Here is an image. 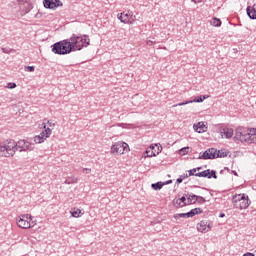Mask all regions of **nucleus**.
<instances>
[{
	"mask_svg": "<svg viewBox=\"0 0 256 256\" xmlns=\"http://www.w3.org/2000/svg\"><path fill=\"white\" fill-rule=\"evenodd\" d=\"M16 151H33V144L26 140H10L8 144L0 145V157H13Z\"/></svg>",
	"mask_w": 256,
	"mask_h": 256,
	"instance_id": "nucleus-1",
	"label": "nucleus"
},
{
	"mask_svg": "<svg viewBox=\"0 0 256 256\" xmlns=\"http://www.w3.org/2000/svg\"><path fill=\"white\" fill-rule=\"evenodd\" d=\"M235 143H256V128H243L239 127L235 130V136L233 137Z\"/></svg>",
	"mask_w": 256,
	"mask_h": 256,
	"instance_id": "nucleus-2",
	"label": "nucleus"
},
{
	"mask_svg": "<svg viewBox=\"0 0 256 256\" xmlns=\"http://www.w3.org/2000/svg\"><path fill=\"white\" fill-rule=\"evenodd\" d=\"M51 51L54 55H69L70 53L75 52L71 38L54 43L51 46Z\"/></svg>",
	"mask_w": 256,
	"mask_h": 256,
	"instance_id": "nucleus-3",
	"label": "nucleus"
},
{
	"mask_svg": "<svg viewBox=\"0 0 256 256\" xmlns=\"http://www.w3.org/2000/svg\"><path fill=\"white\" fill-rule=\"evenodd\" d=\"M70 42L72 43L74 51H81L84 47H89L91 45V39L89 35L72 34L70 37Z\"/></svg>",
	"mask_w": 256,
	"mask_h": 256,
	"instance_id": "nucleus-4",
	"label": "nucleus"
},
{
	"mask_svg": "<svg viewBox=\"0 0 256 256\" xmlns=\"http://www.w3.org/2000/svg\"><path fill=\"white\" fill-rule=\"evenodd\" d=\"M232 203L235 209H247L251 205V200H249V196L246 194H237L233 196Z\"/></svg>",
	"mask_w": 256,
	"mask_h": 256,
	"instance_id": "nucleus-5",
	"label": "nucleus"
},
{
	"mask_svg": "<svg viewBox=\"0 0 256 256\" xmlns=\"http://www.w3.org/2000/svg\"><path fill=\"white\" fill-rule=\"evenodd\" d=\"M42 128L44 131H42L40 135L34 137V143H43L45 139H49V137H51V133H53L51 128H47V124L45 123H42Z\"/></svg>",
	"mask_w": 256,
	"mask_h": 256,
	"instance_id": "nucleus-6",
	"label": "nucleus"
},
{
	"mask_svg": "<svg viewBox=\"0 0 256 256\" xmlns=\"http://www.w3.org/2000/svg\"><path fill=\"white\" fill-rule=\"evenodd\" d=\"M215 153H217V148H208L202 154L200 153L197 159H203L204 161L216 159Z\"/></svg>",
	"mask_w": 256,
	"mask_h": 256,
	"instance_id": "nucleus-7",
	"label": "nucleus"
},
{
	"mask_svg": "<svg viewBox=\"0 0 256 256\" xmlns=\"http://www.w3.org/2000/svg\"><path fill=\"white\" fill-rule=\"evenodd\" d=\"M43 6L45 9H57L58 7H63V2L61 0H43Z\"/></svg>",
	"mask_w": 256,
	"mask_h": 256,
	"instance_id": "nucleus-8",
	"label": "nucleus"
},
{
	"mask_svg": "<svg viewBox=\"0 0 256 256\" xmlns=\"http://www.w3.org/2000/svg\"><path fill=\"white\" fill-rule=\"evenodd\" d=\"M205 99H209V95L196 96L193 100L184 101L174 105V107H183V105H189V103H203Z\"/></svg>",
	"mask_w": 256,
	"mask_h": 256,
	"instance_id": "nucleus-9",
	"label": "nucleus"
},
{
	"mask_svg": "<svg viewBox=\"0 0 256 256\" xmlns=\"http://www.w3.org/2000/svg\"><path fill=\"white\" fill-rule=\"evenodd\" d=\"M151 150H146L145 153L147 154V157H157L161 151H163V147L161 144H152L150 145Z\"/></svg>",
	"mask_w": 256,
	"mask_h": 256,
	"instance_id": "nucleus-10",
	"label": "nucleus"
},
{
	"mask_svg": "<svg viewBox=\"0 0 256 256\" xmlns=\"http://www.w3.org/2000/svg\"><path fill=\"white\" fill-rule=\"evenodd\" d=\"M196 177H204V178H207V179H217V171L207 169V170H204L202 172L196 173Z\"/></svg>",
	"mask_w": 256,
	"mask_h": 256,
	"instance_id": "nucleus-11",
	"label": "nucleus"
},
{
	"mask_svg": "<svg viewBox=\"0 0 256 256\" xmlns=\"http://www.w3.org/2000/svg\"><path fill=\"white\" fill-rule=\"evenodd\" d=\"M197 230L200 233H208V231H211V225L207 220H202L197 224Z\"/></svg>",
	"mask_w": 256,
	"mask_h": 256,
	"instance_id": "nucleus-12",
	"label": "nucleus"
},
{
	"mask_svg": "<svg viewBox=\"0 0 256 256\" xmlns=\"http://www.w3.org/2000/svg\"><path fill=\"white\" fill-rule=\"evenodd\" d=\"M111 153H116L117 155H123V153H125V149H123L121 142L112 145Z\"/></svg>",
	"mask_w": 256,
	"mask_h": 256,
	"instance_id": "nucleus-13",
	"label": "nucleus"
},
{
	"mask_svg": "<svg viewBox=\"0 0 256 256\" xmlns=\"http://www.w3.org/2000/svg\"><path fill=\"white\" fill-rule=\"evenodd\" d=\"M17 225L20 229H31V223L21 217L17 220Z\"/></svg>",
	"mask_w": 256,
	"mask_h": 256,
	"instance_id": "nucleus-14",
	"label": "nucleus"
},
{
	"mask_svg": "<svg viewBox=\"0 0 256 256\" xmlns=\"http://www.w3.org/2000/svg\"><path fill=\"white\" fill-rule=\"evenodd\" d=\"M221 137H225V139H231L233 137V129L232 128H222L220 130Z\"/></svg>",
	"mask_w": 256,
	"mask_h": 256,
	"instance_id": "nucleus-15",
	"label": "nucleus"
},
{
	"mask_svg": "<svg viewBox=\"0 0 256 256\" xmlns=\"http://www.w3.org/2000/svg\"><path fill=\"white\" fill-rule=\"evenodd\" d=\"M229 153H231L229 150H225V149L217 150L216 149L215 157H216V159H223L224 157H227V155H229Z\"/></svg>",
	"mask_w": 256,
	"mask_h": 256,
	"instance_id": "nucleus-16",
	"label": "nucleus"
},
{
	"mask_svg": "<svg viewBox=\"0 0 256 256\" xmlns=\"http://www.w3.org/2000/svg\"><path fill=\"white\" fill-rule=\"evenodd\" d=\"M193 128L196 131V133H205V129H207V127H205V124H203V122H198L197 124H194Z\"/></svg>",
	"mask_w": 256,
	"mask_h": 256,
	"instance_id": "nucleus-17",
	"label": "nucleus"
},
{
	"mask_svg": "<svg viewBox=\"0 0 256 256\" xmlns=\"http://www.w3.org/2000/svg\"><path fill=\"white\" fill-rule=\"evenodd\" d=\"M246 13L249 19L255 20L256 19V9L253 6H248L246 9Z\"/></svg>",
	"mask_w": 256,
	"mask_h": 256,
	"instance_id": "nucleus-18",
	"label": "nucleus"
},
{
	"mask_svg": "<svg viewBox=\"0 0 256 256\" xmlns=\"http://www.w3.org/2000/svg\"><path fill=\"white\" fill-rule=\"evenodd\" d=\"M117 17L121 23H129V13L122 12L119 13Z\"/></svg>",
	"mask_w": 256,
	"mask_h": 256,
	"instance_id": "nucleus-19",
	"label": "nucleus"
},
{
	"mask_svg": "<svg viewBox=\"0 0 256 256\" xmlns=\"http://www.w3.org/2000/svg\"><path fill=\"white\" fill-rule=\"evenodd\" d=\"M191 197L192 199H195L196 203H198L199 205H203L204 203L207 202V200H205L203 196L192 195Z\"/></svg>",
	"mask_w": 256,
	"mask_h": 256,
	"instance_id": "nucleus-20",
	"label": "nucleus"
},
{
	"mask_svg": "<svg viewBox=\"0 0 256 256\" xmlns=\"http://www.w3.org/2000/svg\"><path fill=\"white\" fill-rule=\"evenodd\" d=\"M188 213H189L188 215H190V217H195V215H201V213H203V209L194 208V209L190 210Z\"/></svg>",
	"mask_w": 256,
	"mask_h": 256,
	"instance_id": "nucleus-21",
	"label": "nucleus"
},
{
	"mask_svg": "<svg viewBox=\"0 0 256 256\" xmlns=\"http://www.w3.org/2000/svg\"><path fill=\"white\" fill-rule=\"evenodd\" d=\"M210 24L213 26V27H221L222 25V22H221V19L217 18V17H214L210 20Z\"/></svg>",
	"mask_w": 256,
	"mask_h": 256,
	"instance_id": "nucleus-22",
	"label": "nucleus"
},
{
	"mask_svg": "<svg viewBox=\"0 0 256 256\" xmlns=\"http://www.w3.org/2000/svg\"><path fill=\"white\" fill-rule=\"evenodd\" d=\"M163 187H164L163 182H156V183L151 184V188L154 191H161V189H163Z\"/></svg>",
	"mask_w": 256,
	"mask_h": 256,
	"instance_id": "nucleus-23",
	"label": "nucleus"
},
{
	"mask_svg": "<svg viewBox=\"0 0 256 256\" xmlns=\"http://www.w3.org/2000/svg\"><path fill=\"white\" fill-rule=\"evenodd\" d=\"M72 217H75L76 219L79 218L83 213L81 212V209L74 208L71 212Z\"/></svg>",
	"mask_w": 256,
	"mask_h": 256,
	"instance_id": "nucleus-24",
	"label": "nucleus"
},
{
	"mask_svg": "<svg viewBox=\"0 0 256 256\" xmlns=\"http://www.w3.org/2000/svg\"><path fill=\"white\" fill-rule=\"evenodd\" d=\"M192 195H195V194H193V193L189 194V193H188V194L186 195V197H187V204H188V205H195V203H196L195 198H193Z\"/></svg>",
	"mask_w": 256,
	"mask_h": 256,
	"instance_id": "nucleus-25",
	"label": "nucleus"
},
{
	"mask_svg": "<svg viewBox=\"0 0 256 256\" xmlns=\"http://www.w3.org/2000/svg\"><path fill=\"white\" fill-rule=\"evenodd\" d=\"M187 218V219H189V218H191V216L189 215V212H187V213H179V214H175L174 215V219H181V218Z\"/></svg>",
	"mask_w": 256,
	"mask_h": 256,
	"instance_id": "nucleus-26",
	"label": "nucleus"
},
{
	"mask_svg": "<svg viewBox=\"0 0 256 256\" xmlns=\"http://www.w3.org/2000/svg\"><path fill=\"white\" fill-rule=\"evenodd\" d=\"M190 150H191V147H189V146L183 147L179 150V155H181V156L187 155Z\"/></svg>",
	"mask_w": 256,
	"mask_h": 256,
	"instance_id": "nucleus-27",
	"label": "nucleus"
},
{
	"mask_svg": "<svg viewBox=\"0 0 256 256\" xmlns=\"http://www.w3.org/2000/svg\"><path fill=\"white\" fill-rule=\"evenodd\" d=\"M77 181H79V179H77V177H75V176H72V177H69V178L65 181V183H66V185H71V184H73V183H77Z\"/></svg>",
	"mask_w": 256,
	"mask_h": 256,
	"instance_id": "nucleus-28",
	"label": "nucleus"
},
{
	"mask_svg": "<svg viewBox=\"0 0 256 256\" xmlns=\"http://www.w3.org/2000/svg\"><path fill=\"white\" fill-rule=\"evenodd\" d=\"M173 203H174V205H176L177 209H179L181 207H185V205H183V202L181 200H179V198L176 200L174 199Z\"/></svg>",
	"mask_w": 256,
	"mask_h": 256,
	"instance_id": "nucleus-29",
	"label": "nucleus"
},
{
	"mask_svg": "<svg viewBox=\"0 0 256 256\" xmlns=\"http://www.w3.org/2000/svg\"><path fill=\"white\" fill-rule=\"evenodd\" d=\"M180 202L184 205V207H187V194H184L181 198H178Z\"/></svg>",
	"mask_w": 256,
	"mask_h": 256,
	"instance_id": "nucleus-30",
	"label": "nucleus"
},
{
	"mask_svg": "<svg viewBox=\"0 0 256 256\" xmlns=\"http://www.w3.org/2000/svg\"><path fill=\"white\" fill-rule=\"evenodd\" d=\"M197 177V170L195 168L188 170V177Z\"/></svg>",
	"mask_w": 256,
	"mask_h": 256,
	"instance_id": "nucleus-31",
	"label": "nucleus"
},
{
	"mask_svg": "<svg viewBox=\"0 0 256 256\" xmlns=\"http://www.w3.org/2000/svg\"><path fill=\"white\" fill-rule=\"evenodd\" d=\"M122 149H124V152L127 153L129 151V144L125 142H121Z\"/></svg>",
	"mask_w": 256,
	"mask_h": 256,
	"instance_id": "nucleus-32",
	"label": "nucleus"
},
{
	"mask_svg": "<svg viewBox=\"0 0 256 256\" xmlns=\"http://www.w3.org/2000/svg\"><path fill=\"white\" fill-rule=\"evenodd\" d=\"M29 11H31V4L27 3L24 6V13H29Z\"/></svg>",
	"mask_w": 256,
	"mask_h": 256,
	"instance_id": "nucleus-33",
	"label": "nucleus"
},
{
	"mask_svg": "<svg viewBox=\"0 0 256 256\" xmlns=\"http://www.w3.org/2000/svg\"><path fill=\"white\" fill-rule=\"evenodd\" d=\"M25 71H28L29 73H33V71H35V66H26Z\"/></svg>",
	"mask_w": 256,
	"mask_h": 256,
	"instance_id": "nucleus-34",
	"label": "nucleus"
},
{
	"mask_svg": "<svg viewBox=\"0 0 256 256\" xmlns=\"http://www.w3.org/2000/svg\"><path fill=\"white\" fill-rule=\"evenodd\" d=\"M21 219H24L25 221H28V219H30V221H31V215H29V214H24V215H22V217H20Z\"/></svg>",
	"mask_w": 256,
	"mask_h": 256,
	"instance_id": "nucleus-35",
	"label": "nucleus"
},
{
	"mask_svg": "<svg viewBox=\"0 0 256 256\" xmlns=\"http://www.w3.org/2000/svg\"><path fill=\"white\" fill-rule=\"evenodd\" d=\"M15 87H17L16 83H13V82L8 83V89H15Z\"/></svg>",
	"mask_w": 256,
	"mask_h": 256,
	"instance_id": "nucleus-36",
	"label": "nucleus"
},
{
	"mask_svg": "<svg viewBox=\"0 0 256 256\" xmlns=\"http://www.w3.org/2000/svg\"><path fill=\"white\" fill-rule=\"evenodd\" d=\"M171 183H173V180H167L165 182H162V184H164V186L165 185H171Z\"/></svg>",
	"mask_w": 256,
	"mask_h": 256,
	"instance_id": "nucleus-37",
	"label": "nucleus"
},
{
	"mask_svg": "<svg viewBox=\"0 0 256 256\" xmlns=\"http://www.w3.org/2000/svg\"><path fill=\"white\" fill-rule=\"evenodd\" d=\"M47 125H49V127H55V123L51 122L50 120L47 121Z\"/></svg>",
	"mask_w": 256,
	"mask_h": 256,
	"instance_id": "nucleus-38",
	"label": "nucleus"
},
{
	"mask_svg": "<svg viewBox=\"0 0 256 256\" xmlns=\"http://www.w3.org/2000/svg\"><path fill=\"white\" fill-rule=\"evenodd\" d=\"M177 185H180V183H183V178H177L176 180Z\"/></svg>",
	"mask_w": 256,
	"mask_h": 256,
	"instance_id": "nucleus-39",
	"label": "nucleus"
},
{
	"mask_svg": "<svg viewBox=\"0 0 256 256\" xmlns=\"http://www.w3.org/2000/svg\"><path fill=\"white\" fill-rule=\"evenodd\" d=\"M188 177H189L188 174L180 175V178L182 179V181H183L184 179H187Z\"/></svg>",
	"mask_w": 256,
	"mask_h": 256,
	"instance_id": "nucleus-40",
	"label": "nucleus"
},
{
	"mask_svg": "<svg viewBox=\"0 0 256 256\" xmlns=\"http://www.w3.org/2000/svg\"><path fill=\"white\" fill-rule=\"evenodd\" d=\"M205 0H191L192 3H203Z\"/></svg>",
	"mask_w": 256,
	"mask_h": 256,
	"instance_id": "nucleus-41",
	"label": "nucleus"
},
{
	"mask_svg": "<svg viewBox=\"0 0 256 256\" xmlns=\"http://www.w3.org/2000/svg\"><path fill=\"white\" fill-rule=\"evenodd\" d=\"M83 171H85V172H86V174L91 173V169H90V168H84V169H83Z\"/></svg>",
	"mask_w": 256,
	"mask_h": 256,
	"instance_id": "nucleus-42",
	"label": "nucleus"
},
{
	"mask_svg": "<svg viewBox=\"0 0 256 256\" xmlns=\"http://www.w3.org/2000/svg\"><path fill=\"white\" fill-rule=\"evenodd\" d=\"M243 256H255V255L251 252H247V253L243 254Z\"/></svg>",
	"mask_w": 256,
	"mask_h": 256,
	"instance_id": "nucleus-43",
	"label": "nucleus"
},
{
	"mask_svg": "<svg viewBox=\"0 0 256 256\" xmlns=\"http://www.w3.org/2000/svg\"><path fill=\"white\" fill-rule=\"evenodd\" d=\"M231 173H233V175H235V177H239V174L237 173V171L232 170Z\"/></svg>",
	"mask_w": 256,
	"mask_h": 256,
	"instance_id": "nucleus-44",
	"label": "nucleus"
},
{
	"mask_svg": "<svg viewBox=\"0 0 256 256\" xmlns=\"http://www.w3.org/2000/svg\"><path fill=\"white\" fill-rule=\"evenodd\" d=\"M224 171H227L228 173H231V169H229V167H224Z\"/></svg>",
	"mask_w": 256,
	"mask_h": 256,
	"instance_id": "nucleus-45",
	"label": "nucleus"
},
{
	"mask_svg": "<svg viewBox=\"0 0 256 256\" xmlns=\"http://www.w3.org/2000/svg\"><path fill=\"white\" fill-rule=\"evenodd\" d=\"M196 171H201L203 169V167L199 166V167H196L194 168Z\"/></svg>",
	"mask_w": 256,
	"mask_h": 256,
	"instance_id": "nucleus-46",
	"label": "nucleus"
},
{
	"mask_svg": "<svg viewBox=\"0 0 256 256\" xmlns=\"http://www.w3.org/2000/svg\"><path fill=\"white\" fill-rule=\"evenodd\" d=\"M147 45H149V46L153 45V41L148 40V41H147Z\"/></svg>",
	"mask_w": 256,
	"mask_h": 256,
	"instance_id": "nucleus-47",
	"label": "nucleus"
},
{
	"mask_svg": "<svg viewBox=\"0 0 256 256\" xmlns=\"http://www.w3.org/2000/svg\"><path fill=\"white\" fill-rule=\"evenodd\" d=\"M219 217H220L221 219H223V217H225V213H223V212L220 213V214H219Z\"/></svg>",
	"mask_w": 256,
	"mask_h": 256,
	"instance_id": "nucleus-48",
	"label": "nucleus"
},
{
	"mask_svg": "<svg viewBox=\"0 0 256 256\" xmlns=\"http://www.w3.org/2000/svg\"><path fill=\"white\" fill-rule=\"evenodd\" d=\"M3 53H7V48L2 49Z\"/></svg>",
	"mask_w": 256,
	"mask_h": 256,
	"instance_id": "nucleus-49",
	"label": "nucleus"
},
{
	"mask_svg": "<svg viewBox=\"0 0 256 256\" xmlns=\"http://www.w3.org/2000/svg\"><path fill=\"white\" fill-rule=\"evenodd\" d=\"M225 173V170H220V175H223Z\"/></svg>",
	"mask_w": 256,
	"mask_h": 256,
	"instance_id": "nucleus-50",
	"label": "nucleus"
}]
</instances>
